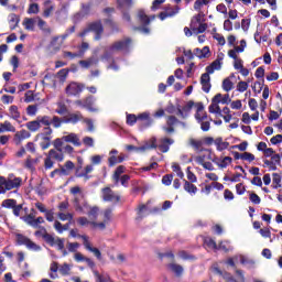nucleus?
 I'll return each instance as SVG.
<instances>
[{
  "instance_id": "f257e3e1",
  "label": "nucleus",
  "mask_w": 282,
  "mask_h": 282,
  "mask_svg": "<svg viewBox=\"0 0 282 282\" xmlns=\"http://www.w3.org/2000/svg\"><path fill=\"white\" fill-rule=\"evenodd\" d=\"M23 184V178L14 176V174H9L8 177L0 176V195H4L8 191H14L21 188Z\"/></svg>"
},
{
  "instance_id": "f03ea898",
  "label": "nucleus",
  "mask_w": 282,
  "mask_h": 282,
  "mask_svg": "<svg viewBox=\"0 0 282 282\" xmlns=\"http://www.w3.org/2000/svg\"><path fill=\"white\" fill-rule=\"evenodd\" d=\"M129 47H131V39L124 37L109 46L101 58L102 61H109V56H113V54H118V52H129Z\"/></svg>"
},
{
  "instance_id": "7ed1b4c3",
  "label": "nucleus",
  "mask_w": 282,
  "mask_h": 282,
  "mask_svg": "<svg viewBox=\"0 0 282 282\" xmlns=\"http://www.w3.org/2000/svg\"><path fill=\"white\" fill-rule=\"evenodd\" d=\"M75 208L77 213H83L84 215L87 214L90 219H98L100 209L98 207H89L85 200L80 203L75 198Z\"/></svg>"
},
{
  "instance_id": "20e7f679",
  "label": "nucleus",
  "mask_w": 282,
  "mask_h": 282,
  "mask_svg": "<svg viewBox=\"0 0 282 282\" xmlns=\"http://www.w3.org/2000/svg\"><path fill=\"white\" fill-rule=\"evenodd\" d=\"M63 142L67 144H73V147H83V142H80V137L74 132H65L62 138L55 139V145L57 147H63Z\"/></svg>"
},
{
  "instance_id": "39448f33",
  "label": "nucleus",
  "mask_w": 282,
  "mask_h": 282,
  "mask_svg": "<svg viewBox=\"0 0 282 282\" xmlns=\"http://www.w3.org/2000/svg\"><path fill=\"white\" fill-rule=\"evenodd\" d=\"M52 124V118L48 116L37 117L36 120L26 122V129L32 132H36L41 127H50Z\"/></svg>"
},
{
  "instance_id": "423d86ee",
  "label": "nucleus",
  "mask_w": 282,
  "mask_h": 282,
  "mask_svg": "<svg viewBox=\"0 0 282 282\" xmlns=\"http://www.w3.org/2000/svg\"><path fill=\"white\" fill-rule=\"evenodd\" d=\"M89 32H94L95 33V41H100L101 36H102V23L100 22H94L90 23L83 32L79 33V36H87V34H89Z\"/></svg>"
},
{
  "instance_id": "0eeeda50",
  "label": "nucleus",
  "mask_w": 282,
  "mask_h": 282,
  "mask_svg": "<svg viewBox=\"0 0 282 282\" xmlns=\"http://www.w3.org/2000/svg\"><path fill=\"white\" fill-rule=\"evenodd\" d=\"M15 239L18 246H25L29 250H33V252H39L41 250V246L36 245V242L32 241L22 234L15 235Z\"/></svg>"
},
{
  "instance_id": "6e6552de",
  "label": "nucleus",
  "mask_w": 282,
  "mask_h": 282,
  "mask_svg": "<svg viewBox=\"0 0 282 282\" xmlns=\"http://www.w3.org/2000/svg\"><path fill=\"white\" fill-rule=\"evenodd\" d=\"M191 29L193 32H197V34H204L208 29V24L202 23V15L197 14L192 19Z\"/></svg>"
},
{
  "instance_id": "1a4fd4ad",
  "label": "nucleus",
  "mask_w": 282,
  "mask_h": 282,
  "mask_svg": "<svg viewBox=\"0 0 282 282\" xmlns=\"http://www.w3.org/2000/svg\"><path fill=\"white\" fill-rule=\"evenodd\" d=\"M102 199L104 202H111L112 204H118V202H120V196L116 194V192H113L111 187H105L102 189Z\"/></svg>"
},
{
  "instance_id": "9d476101",
  "label": "nucleus",
  "mask_w": 282,
  "mask_h": 282,
  "mask_svg": "<svg viewBox=\"0 0 282 282\" xmlns=\"http://www.w3.org/2000/svg\"><path fill=\"white\" fill-rule=\"evenodd\" d=\"M83 239L84 247L88 252H93V254L100 261L102 259V253L99 251L98 248L93 247L91 242L89 241V237L87 236H79Z\"/></svg>"
},
{
  "instance_id": "9b49d317",
  "label": "nucleus",
  "mask_w": 282,
  "mask_h": 282,
  "mask_svg": "<svg viewBox=\"0 0 282 282\" xmlns=\"http://www.w3.org/2000/svg\"><path fill=\"white\" fill-rule=\"evenodd\" d=\"M45 241L48 243V246H57V250H65V239L54 237L52 235L45 236Z\"/></svg>"
},
{
  "instance_id": "f8f14e48",
  "label": "nucleus",
  "mask_w": 282,
  "mask_h": 282,
  "mask_svg": "<svg viewBox=\"0 0 282 282\" xmlns=\"http://www.w3.org/2000/svg\"><path fill=\"white\" fill-rule=\"evenodd\" d=\"M235 261H240L242 265H252L254 263V260L248 259L246 256H235L234 258H229L226 263L227 265H230L231 268H235Z\"/></svg>"
},
{
  "instance_id": "ddd939ff",
  "label": "nucleus",
  "mask_w": 282,
  "mask_h": 282,
  "mask_svg": "<svg viewBox=\"0 0 282 282\" xmlns=\"http://www.w3.org/2000/svg\"><path fill=\"white\" fill-rule=\"evenodd\" d=\"M79 65L83 69H89V67L98 65V51H95L89 58L79 61Z\"/></svg>"
},
{
  "instance_id": "4468645a",
  "label": "nucleus",
  "mask_w": 282,
  "mask_h": 282,
  "mask_svg": "<svg viewBox=\"0 0 282 282\" xmlns=\"http://www.w3.org/2000/svg\"><path fill=\"white\" fill-rule=\"evenodd\" d=\"M173 142H174L173 139L162 138L159 140L156 149H159V151H161V153H169V149H170L171 144H173Z\"/></svg>"
},
{
  "instance_id": "2eb2a0df",
  "label": "nucleus",
  "mask_w": 282,
  "mask_h": 282,
  "mask_svg": "<svg viewBox=\"0 0 282 282\" xmlns=\"http://www.w3.org/2000/svg\"><path fill=\"white\" fill-rule=\"evenodd\" d=\"M213 162L216 166H218V169H228V166L232 164V158L230 156L215 158Z\"/></svg>"
},
{
  "instance_id": "dca6fc26",
  "label": "nucleus",
  "mask_w": 282,
  "mask_h": 282,
  "mask_svg": "<svg viewBox=\"0 0 282 282\" xmlns=\"http://www.w3.org/2000/svg\"><path fill=\"white\" fill-rule=\"evenodd\" d=\"M82 91H83V85L75 82L70 83L66 87V94L68 96H78V94H80Z\"/></svg>"
},
{
  "instance_id": "f3484780",
  "label": "nucleus",
  "mask_w": 282,
  "mask_h": 282,
  "mask_svg": "<svg viewBox=\"0 0 282 282\" xmlns=\"http://www.w3.org/2000/svg\"><path fill=\"white\" fill-rule=\"evenodd\" d=\"M85 117H83V113H80L79 111L77 112H73V113H69L64 122L66 123H70V124H77V122H83Z\"/></svg>"
},
{
  "instance_id": "a211bd4d",
  "label": "nucleus",
  "mask_w": 282,
  "mask_h": 282,
  "mask_svg": "<svg viewBox=\"0 0 282 282\" xmlns=\"http://www.w3.org/2000/svg\"><path fill=\"white\" fill-rule=\"evenodd\" d=\"M96 105V98L94 96H89L84 99V109H87V111H91L93 113L98 112V108L94 107Z\"/></svg>"
},
{
  "instance_id": "6ab92c4d",
  "label": "nucleus",
  "mask_w": 282,
  "mask_h": 282,
  "mask_svg": "<svg viewBox=\"0 0 282 282\" xmlns=\"http://www.w3.org/2000/svg\"><path fill=\"white\" fill-rule=\"evenodd\" d=\"M200 85L203 87V91L208 94L210 91V73H204L200 77Z\"/></svg>"
},
{
  "instance_id": "aec40b11",
  "label": "nucleus",
  "mask_w": 282,
  "mask_h": 282,
  "mask_svg": "<svg viewBox=\"0 0 282 282\" xmlns=\"http://www.w3.org/2000/svg\"><path fill=\"white\" fill-rule=\"evenodd\" d=\"M30 131L28 130H20L18 132H15L14 137H13V141L15 144H20L23 140H28V138H30Z\"/></svg>"
},
{
  "instance_id": "412c9836",
  "label": "nucleus",
  "mask_w": 282,
  "mask_h": 282,
  "mask_svg": "<svg viewBox=\"0 0 282 282\" xmlns=\"http://www.w3.org/2000/svg\"><path fill=\"white\" fill-rule=\"evenodd\" d=\"M195 102L188 101L183 108H177V116H181V118H186L188 113H191V110L193 109Z\"/></svg>"
},
{
  "instance_id": "4be33fe9",
  "label": "nucleus",
  "mask_w": 282,
  "mask_h": 282,
  "mask_svg": "<svg viewBox=\"0 0 282 282\" xmlns=\"http://www.w3.org/2000/svg\"><path fill=\"white\" fill-rule=\"evenodd\" d=\"M195 118H196L197 122H202V121L206 120V118H208V116L206 115V111H204L203 104L196 105Z\"/></svg>"
},
{
  "instance_id": "5701e85b",
  "label": "nucleus",
  "mask_w": 282,
  "mask_h": 282,
  "mask_svg": "<svg viewBox=\"0 0 282 282\" xmlns=\"http://www.w3.org/2000/svg\"><path fill=\"white\" fill-rule=\"evenodd\" d=\"M149 112H142L137 117L138 120H142V129H147V127H151L153 124V119L149 117Z\"/></svg>"
},
{
  "instance_id": "b1692460",
  "label": "nucleus",
  "mask_w": 282,
  "mask_h": 282,
  "mask_svg": "<svg viewBox=\"0 0 282 282\" xmlns=\"http://www.w3.org/2000/svg\"><path fill=\"white\" fill-rule=\"evenodd\" d=\"M221 57L214 61L209 66L206 67V72L208 74H215L216 70L221 69Z\"/></svg>"
},
{
  "instance_id": "393cba45",
  "label": "nucleus",
  "mask_w": 282,
  "mask_h": 282,
  "mask_svg": "<svg viewBox=\"0 0 282 282\" xmlns=\"http://www.w3.org/2000/svg\"><path fill=\"white\" fill-rule=\"evenodd\" d=\"M138 19H139V21H140L143 25H149V23H151V21H153V19H155V15H152L151 18H149V15H147V13L144 12V10H139V12H138Z\"/></svg>"
},
{
  "instance_id": "a878e982",
  "label": "nucleus",
  "mask_w": 282,
  "mask_h": 282,
  "mask_svg": "<svg viewBox=\"0 0 282 282\" xmlns=\"http://www.w3.org/2000/svg\"><path fill=\"white\" fill-rule=\"evenodd\" d=\"M54 147L57 151H62L63 153H68L69 155H72V153H74V147L67 144L66 142H63L62 145L57 147L56 145V140L54 141Z\"/></svg>"
},
{
  "instance_id": "bb28decb",
  "label": "nucleus",
  "mask_w": 282,
  "mask_h": 282,
  "mask_svg": "<svg viewBox=\"0 0 282 282\" xmlns=\"http://www.w3.org/2000/svg\"><path fill=\"white\" fill-rule=\"evenodd\" d=\"M141 151H148L149 149H158V139L152 137L150 140L145 142L143 147L139 148Z\"/></svg>"
},
{
  "instance_id": "cd10ccee",
  "label": "nucleus",
  "mask_w": 282,
  "mask_h": 282,
  "mask_svg": "<svg viewBox=\"0 0 282 282\" xmlns=\"http://www.w3.org/2000/svg\"><path fill=\"white\" fill-rule=\"evenodd\" d=\"M180 12V7H176L174 9H167L164 12L160 13V19L161 21H164V19H169V17H175V14H177Z\"/></svg>"
},
{
  "instance_id": "c85d7f7f",
  "label": "nucleus",
  "mask_w": 282,
  "mask_h": 282,
  "mask_svg": "<svg viewBox=\"0 0 282 282\" xmlns=\"http://www.w3.org/2000/svg\"><path fill=\"white\" fill-rule=\"evenodd\" d=\"M124 171H127V167H124V165H119L113 175H112V180L115 182L116 185H118L120 183V177L122 175V173H124Z\"/></svg>"
},
{
  "instance_id": "c756f323",
  "label": "nucleus",
  "mask_w": 282,
  "mask_h": 282,
  "mask_svg": "<svg viewBox=\"0 0 282 282\" xmlns=\"http://www.w3.org/2000/svg\"><path fill=\"white\" fill-rule=\"evenodd\" d=\"M37 23V18H26L23 21V25L25 30H30L31 32H34V26Z\"/></svg>"
},
{
  "instance_id": "7c9ffc66",
  "label": "nucleus",
  "mask_w": 282,
  "mask_h": 282,
  "mask_svg": "<svg viewBox=\"0 0 282 282\" xmlns=\"http://www.w3.org/2000/svg\"><path fill=\"white\" fill-rule=\"evenodd\" d=\"M194 54L198 58H207L208 54H210V48L208 46H205L203 48H195Z\"/></svg>"
},
{
  "instance_id": "2f4dec72",
  "label": "nucleus",
  "mask_w": 282,
  "mask_h": 282,
  "mask_svg": "<svg viewBox=\"0 0 282 282\" xmlns=\"http://www.w3.org/2000/svg\"><path fill=\"white\" fill-rule=\"evenodd\" d=\"M63 47V40H61V36H55L51 41V50H54V52H58Z\"/></svg>"
},
{
  "instance_id": "473e14b6",
  "label": "nucleus",
  "mask_w": 282,
  "mask_h": 282,
  "mask_svg": "<svg viewBox=\"0 0 282 282\" xmlns=\"http://www.w3.org/2000/svg\"><path fill=\"white\" fill-rule=\"evenodd\" d=\"M6 131L14 133V131H17V128H14V126H12L10 121H4L3 123H0V133H6Z\"/></svg>"
},
{
  "instance_id": "72a5a7b5",
  "label": "nucleus",
  "mask_w": 282,
  "mask_h": 282,
  "mask_svg": "<svg viewBox=\"0 0 282 282\" xmlns=\"http://www.w3.org/2000/svg\"><path fill=\"white\" fill-rule=\"evenodd\" d=\"M37 139L42 140L40 145L43 149V151H45V149H50V144L52 142V137H45L43 134H37Z\"/></svg>"
},
{
  "instance_id": "f704fd0d",
  "label": "nucleus",
  "mask_w": 282,
  "mask_h": 282,
  "mask_svg": "<svg viewBox=\"0 0 282 282\" xmlns=\"http://www.w3.org/2000/svg\"><path fill=\"white\" fill-rule=\"evenodd\" d=\"M48 158H51V160H57V162H63V160H64L63 152L58 151L57 149L50 150Z\"/></svg>"
},
{
  "instance_id": "c9c22d12",
  "label": "nucleus",
  "mask_w": 282,
  "mask_h": 282,
  "mask_svg": "<svg viewBox=\"0 0 282 282\" xmlns=\"http://www.w3.org/2000/svg\"><path fill=\"white\" fill-rule=\"evenodd\" d=\"M9 118H11L12 120H19L21 118V112L19 111V107L10 106Z\"/></svg>"
},
{
  "instance_id": "e433bc0d",
  "label": "nucleus",
  "mask_w": 282,
  "mask_h": 282,
  "mask_svg": "<svg viewBox=\"0 0 282 282\" xmlns=\"http://www.w3.org/2000/svg\"><path fill=\"white\" fill-rule=\"evenodd\" d=\"M57 217L61 221H69V224L74 221V214L72 213L58 212Z\"/></svg>"
},
{
  "instance_id": "4c0bfd02",
  "label": "nucleus",
  "mask_w": 282,
  "mask_h": 282,
  "mask_svg": "<svg viewBox=\"0 0 282 282\" xmlns=\"http://www.w3.org/2000/svg\"><path fill=\"white\" fill-rule=\"evenodd\" d=\"M64 58H82V56H85V52L84 51H79L78 53H72L69 51H64L63 53Z\"/></svg>"
},
{
  "instance_id": "58836bf2",
  "label": "nucleus",
  "mask_w": 282,
  "mask_h": 282,
  "mask_svg": "<svg viewBox=\"0 0 282 282\" xmlns=\"http://www.w3.org/2000/svg\"><path fill=\"white\" fill-rule=\"evenodd\" d=\"M214 144L217 148V151H226V149H228L229 143L228 142H224V140L221 138H217L214 141Z\"/></svg>"
},
{
  "instance_id": "ea45409f",
  "label": "nucleus",
  "mask_w": 282,
  "mask_h": 282,
  "mask_svg": "<svg viewBox=\"0 0 282 282\" xmlns=\"http://www.w3.org/2000/svg\"><path fill=\"white\" fill-rule=\"evenodd\" d=\"M37 28L42 30V32H46V34H50L52 32V29L47 25V22H45L43 19L37 18Z\"/></svg>"
},
{
  "instance_id": "a19ab883",
  "label": "nucleus",
  "mask_w": 282,
  "mask_h": 282,
  "mask_svg": "<svg viewBox=\"0 0 282 282\" xmlns=\"http://www.w3.org/2000/svg\"><path fill=\"white\" fill-rule=\"evenodd\" d=\"M61 268H58V263L57 262H53L50 267L51 273H50V278L51 279H58V271Z\"/></svg>"
},
{
  "instance_id": "79ce46f5",
  "label": "nucleus",
  "mask_w": 282,
  "mask_h": 282,
  "mask_svg": "<svg viewBox=\"0 0 282 282\" xmlns=\"http://www.w3.org/2000/svg\"><path fill=\"white\" fill-rule=\"evenodd\" d=\"M95 276H96V282H113L111 281V278L107 273L100 274L98 272H95Z\"/></svg>"
},
{
  "instance_id": "37998d69",
  "label": "nucleus",
  "mask_w": 282,
  "mask_h": 282,
  "mask_svg": "<svg viewBox=\"0 0 282 282\" xmlns=\"http://www.w3.org/2000/svg\"><path fill=\"white\" fill-rule=\"evenodd\" d=\"M184 191H186V193L195 195V193H197V186L193 185V183L188 181H185Z\"/></svg>"
},
{
  "instance_id": "c03bdc74",
  "label": "nucleus",
  "mask_w": 282,
  "mask_h": 282,
  "mask_svg": "<svg viewBox=\"0 0 282 282\" xmlns=\"http://www.w3.org/2000/svg\"><path fill=\"white\" fill-rule=\"evenodd\" d=\"M241 52H243V48L234 47L232 50L228 51V56H229V58L237 61V58H239V56H237V54H241Z\"/></svg>"
},
{
  "instance_id": "a18cd8bd",
  "label": "nucleus",
  "mask_w": 282,
  "mask_h": 282,
  "mask_svg": "<svg viewBox=\"0 0 282 282\" xmlns=\"http://www.w3.org/2000/svg\"><path fill=\"white\" fill-rule=\"evenodd\" d=\"M91 171H94V165H87L85 167V172H79L78 170L76 171V176L77 177H89L87 175H89V173H91Z\"/></svg>"
},
{
  "instance_id": "49530a36",
  "label": "nucleus",
  "mask_w": 282,
  "mask_h": 282,
  "mask_svg": "<svg viewBox=\"0 0 282 282\" xmlns=\"http://www.w3.org/2000/svg\"><path fill=\"white\" fill-rule=\"evenodd\" d=\"M169 268L174 272V274H176V276H180L182 272H184V268H182L180 264L171 263Z\"/></svg>"
},
{
  "instance_id": "de8ad7c7",
  "label": "nucleus",
  "mask_w": 282,
  "mask_h": 282,
  "mask_svg": "<svg viewBox=\"0 0 282 282\" xmlns=\"http://www.w3.org/2000/svg\"><path fill=\"white\" fill-rule=\"evenodd\" d=\"M117 3L120 10H127V8L133 6V0H117Z\"/></svg>"
},
{
  "instance_id": "09e8293b",
  "label": "nucleus",
  "mask_w": 282,
  "mask_h": 282,
  "mask_svg": "<svg viewBox=\"0 0 282 282\" xmlns=\"http://www.w3.org/2000/svg\"><path fill=\"white\" fill-rule=\"evenodd\" d=\"M234 87H235V84L230 80V77L224 79L223 82L224 91H231Z\"/></svg>"
},
{
  "instance_id": "8fccbe9b",
  "label": "nucleus",
  "mask_w": 282,
  "mask_h": 282,
  "mask_svg": "<svg viewBox=\"0 0 282 282\" xmlns=\"http://www.w3.org/2000/svg\"><path fill=\"white\" fill-rule=\"evenodd\" d=\"M189 144H191V147H194V149H196V151H202V148L204 147L203 140L191 139Z\"/></svg>"
},
{
  "instance_id": "3c124183",
  "label": "nucleus",
  "mask_w": 282,
  "mask_h": 282,
  "mask_svg": "<svg viewBox=\"0 0 282 282\" xmlns=\"http://www.w3.org/2000/svg\"><path fill=\"white\" fill-rule=\"evenodd\" d=\"M214 270H215L216 274H219L220 276H223L225 279V281L235 282V279H232V275H230V273H224L218 268H215Z\"/></svg>"
},
{
  "instance_id": "603ef678",
  "label": "nucleus",
  "mask_w": 282,
  "mask_h": 282,
  "mask_svg": "<svg viewBox=\"0 0 282 282\" xmlns=\"http://www.w3.org/2000/svg\"><path fill=\"white\" fill-rule=\"evenodd\" d=\"M70 271H72V264L64 263L59 267V272L63 274V276L69 275Z\"/></svg>"
},
{
  "instance_id": "864d4df0",
  "label": "nucleus",
  "mask_w": 282,
  "mask_h": 282,
  "mask_svg": "<svg viewBox=\"0 0 282 282\" xmlns=\"http://www.w3.org/2000/svg\"><path fill=\"white\" fill-rule=\"evenodd\" d=\"M24 224H28V226H31L34 228V214H29L21 218Z\"/></svg>"
},
{
  "instance_id": "5fc2aeb1",
  "label": "nucleus",
  "mask_w": 282,
  "mask_h": 282,
  "mask_svg": "<svg viewBox=\"0 0 282 282\" xmlns=\"http://www.w3.org/2000/svg\"><path fill=\"white\" fill-rule=\"evenodd\" d=\"M172 171H174V173H176L177 177H180V180H184V172H182V167L180 166V164L174 163L172 165Z\"/></svg>"
},
{
  "instance_id": "6e6d98bb",
  "label": "nucleus",
  "mask_w": 282,
  "mask_h": 282,
  "mask_svg": "<svg viewBox=\"0 0 282 282\" xmlns=\"http://www.w3.org/2000/svg\"><path fill=\"white\" fill-rule=\"evenodd\" d=\"M204 243L207 248H210V250H217V242H215L213 238H205Z\"/></svg>"
},
{
  "instance_id": "4d7b16f0",
  "label": "nucleus",
  "mask_w": 282,
  "mask_h": 282,
  "mask_svg": "<svg viewBox=\"0 0 282 282\" xmlns=\"http://www.w3.org/2000/svg\"><path fill=\"white\" fill-rule=\"evenodd\" d=\"M248 83H250V80L239 82L237 84V91H239L240 94H243V91H247L248 90Z\"/></svg>"
},
{
  "instance_id": "13d9d810",
  "label": "nucleus",
  "mask_w": 282,
  "mask_h": 282,
  "mask_svg": "<svg viewBox=\"0 0 282 282\" xmlns=\"http://www.w3.org/2000/svg\"><path fill=\"white\" fill-rule=\"evenodd\" d=\"M209 113H221V108H219V104L212 101L209 106Z\"/></svg>"
},
{
  "instance_id": "bf43d9fd",
  "label": "nucleus",
  "mask_w": 282,
  "mask_h": 282,
  "mask_svg": "<svg viewBox=\"0 0 282 282\" xmlns=\"http://www.w3.org/2000/svg\"><path fill=\"white\" fill-rule=\"evenodd\" d=\"M112 210L111 208H107L104 210V221L105 224H109L111 221Z\"/></svg>"
},
{
  "instance_id": "052dcab7",
  "label": "nucleus",
  "mask_w": 282,
  "mask_h": 282,
  "mask_svg": "<svg viewBox=\"0 0 282 282\" xmlns=\"http://www.w3.org/2000/svg\"><path fill=\"white\" fill-rule=\"evenodd\" d=\"M172 183H173V174H166L162 177V184H164V186H171Z\"/></svg>"
},
{
  "instance_id": "680f3d73",
  "label": "nucleus",
  "mask_w": 282,
  "mask_h": 282,
  "mask_svg": "<svg viewBox=\"0 0 282 282\" xmlns=\"http://www.w3.org/2000/svg\"><path fill=\"white\" fill-rule=\"evenodd\" d=\"M219 249L224 250L225 252H230V250H232V246H230L229 241H221L219 245Z\"/></svg>"
},
{
  "instance_id": "e2e57ef3",
  "label": "nucleus",
  "mask_w": 282,
  "mask_h": 282,
  "mask_svg": "<svg viewBox=\"0 0 282 282\" xmlns=\"http://www.w3.org/2000/svg\"><path fill=\"white\" fill-rule=\"evenodd\" d=\"M273 188H281V175L273 173Z\"/></svg>"
},
{
  "instance_id": "0e129e2a",
  "label": "nucleus",
  "mask_w": 282,
  "mask_h": 282,
  "mask_svg": "<svg viewBox=\"0 0 282 282\" xmlns=\"http://www.w3.org/2000/svg\"><path fill=\"white\" fill-rule=\"evenodd\" d=\"M37 111H39V108L36 107V105H30L26 108L28 116H36Z\"/></svg>"
},
{
  "instance_id": "69168bd1",
  "label": "nucleus",
  "mask_w": 282,
  "mask_h": 282,
  "mask_svg": "<svg viewBox=\"0 0 282 282\" xmlns=\"http://www.w3.org/2000/svg\"><path fill=\"white\" fill-rule=\"evenodd\" d=\"M24 102H34V91L28 90L24 95Z\"/></svg>"
},
{
  "instance_id": "338daca9",
  "label": "nucleus",
  "mask_w": 282,
  "mask_h": 282,
  "mask_svg": "<svg viewBox=\"0 0 282 282\" xmlns=\"http://www.w3.org/2000/svg\"><path fill=\"white\" fill-rule=\"evenodd\" d=\"M148 208L147 205H140L138 209V217L137 219H142L144 217V214L147 213Z\"/></svg>"
},
{
  "instance_id": "774afa93",
  "label": "nucleus",
  "mask_w": 282,
  "mask_h": 282,
  "mask_svg": "<svg viewBox=\"0 0 282 282\" xmlns=\"http://www.w3.org/2000/svg\"><path fill=\"white\" fill-rule=\"evenodd\" d=\"M17 202L14 199H6L2 202L3 208H13Z\"/></svg>"
}]
</instances>
